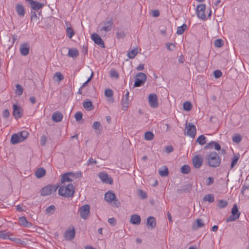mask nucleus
Listing matches in <instances>:
<instances>
[{
	"mask_svg": "<svg viewBox=\"0 0 249 249\" xmlns=\"http://www.w3.org/2000/svg\"><path fill=\"white\" fill-rule=\"evenodd\" d=\"M13 114L16 119L18 120L22 117L23 110L17 104H14L13 105Z\"/></svg>",
	"mask_w": 249,
	"mask_h": 249,
	"instance_id": "f8f14e48",
	"label": "nucleus"
},
{
	"mask_svg": "<svg viewBox=\"0 0 249 249\" xmlns=\"http://www.w3.org/2000/svg\"><path fill=\"white\" fill-rule=\"evenodd\" d=\"M55 210V207L54 205H50L46 209V213L47 214H52Z\"/></svg>",
	"mask_w": 249,
	"mask_h": 249,
	"instance_id": "37998d69",
	"label": "nucleus"
},
{
	"mask_svg": "<svg viewBox=\"0 0 249 249\" xmlns=\"http://www.w3.org/2000/svg\"><path fill=\"white\" fill-rule=\"evenodd\" d=\"M138 53V48H137L136 49L131 50V51H129L127 53V55L129 58L133 59L135 57V56L137 55Z\"/></svg>",
	"mask_w": 249,
	"mask_h": 249,
	"instance_id": "2f4dec72",
	"label": "nucleus"
},
{
	"mask_svg": "<svg viewBox=\"0 0 249 249\" xmlns=\"http://www.w3.org/2000/svg\"><path fill=\"white\" fill-rule=\"evenodd\" d=\"M113 91L111 89H107L105 91V95L107 97H111L113 96Z\"/></svg>",
	"mask_w": 249,
	"mask_h": 249,
	"instance_id": "bf43d9fd",
	"label": "nucleus"
},
{
	"mask_svg": "<svg viewBox=\"0 0 249 249\" xmlns=\"http://www.w3.org/2000/svg\"><path fill=\"white\" fill-rule=\"evenodd\" d=\"M80 215L82 218L87 219L90 213V206L88 204L82 206L79 209Z\"/></svg>",
	"mask_w": 249,
	"mask_h": 249,
	"instance_id": "0eeeda50",
	"label": "nucleus"
},
{
	"mask_svg": "<svg viewBox=\"0 0 249 249\" xmlns=\"http://www.w3.org/2000/svg\"><path fill=\"white\" fill-rule=\"evenodd\" d=\"M192 160L194 167L196 169H199L203 163V159L201 155H196L192 158Z\"/></svg>",
	"mask_w": 249,
	"mask_h": 249,
	"instance_id": "9d476101",
	"label": "nucleus"
},
{
	"mask_svg": "<svg viewBox=\"0 0 249 249\" xmlns=\"http://www.w3.org/2000/svg\"><path fill=\"white\" fill-rule=\"evenodd\" d=\"M8 239L17 243H20L21 241V240L19 238H16L15 236L11 232L9 233Z\"/></svg>",
	"mask_w": 249,
	"mask_h": 249,
	"instance_id": "c03bdc74",
	"label": "nucleus"
},
{
	"mask_svg": "<svg viewBox=\"0 0 249 249\" xmlns=\"http://www.w3.org/2000/svg\"><path fill=\"white\" fill-rule=\"evenodd\" d=\"M29 4L31 9L35 12H37L39 10L41 9L44 6L43 3L38 2L35 0L32 1Z\"/></svg>",
	"mask_w": 249,
	"mask_h": 249,
	"instance_id": "a211bd4d",
	"label": "nucleus"
},
{
	"mask_svg": "<svg viewBox=\"0 0 249 249\" xmlns=\"http://www.w3.org/2000/svg\"><path fill=\"white\" fill-rule=\"evenodd\" d=\"M30 48L27 43L22 44L20 48L21 54L23 56L27 55L29 53Z\"/></svg>",
	"mask_w": 249,
	"mask_h": 249,
	"instance_id": "6ab92c4d",
	"label": "nucleus"
},
{
	"mask_svg": "<svg viewBox=\"0 0 249 249\" xmlns=\"http://www.w3.org/2000/svg\"><path fill=\"white\" fill-rule=\"evenodd\" d=\"M105 200L108 203L113 202V206L119 207L120 206V203L116 198V195L111 191H108L105 194Z\"/></svg>",
	"mask_w": 249,
	"mask_h": 249,
	"instance_id": "7ed1b4c3",
	"label": "nucleus"
},
{
	"mask_svg": "<svg viewBox=\"0 0 249 249\" xmlns=\"http://www.w3.org/2000/svg\"><path fill=\"white\" fill-rule=\"evenodd\" d=\"M2 116L4 118H7L10 116V113L7 109L4 110L2 113Z\"/></svg>",
	"mask_w": 249,
	"mask_h": 249,
	"instance_id": "774afa93",
	"label": "nucleus"
},
{
	"mask_svg": "<svg viewBox=\"0 0 249 249\" xmlns=\"http://www.w3.org/2000/svg\"><path fill=\"white\" fill-rule=\"evenodd\" d=\"M74 193V187L71 184H69L66 186H60L58 190V194L65 197L73 196Z\"/></svg>",
	"mask_w": 249,
	"mask_h": 249,
	"instance_id": "f03ea898",
	"label": "nucleus"
},
{
	"mask_svg": "<svg viewBox=\"0 0 249 249\" xmlns=\"http://www.w3.org/2000/svg\"><path fill=\"white\" fill-rule=\"evenodd\" d=\"M228 204V202L226 200H219L217 203V206L220 209H223L225 208Z\"/></svg>",
	"mask_w": 249,
	"mask_h": 249,
	"instance_id": "58836bf2",
	"label": "nucleus"
},
{
	"mask_svg": "<svg viewBox=\"0 0 249 249\" xmlns=\"http://www.w3.org/2000/svg\"><path fill=\"white\" fill-rule=\"evenodd\" d=\"M183 107L184 110L189 111L191 110L192 108V105L191 102L186 101L183 103Z\"/></svg>",
	"mask_w": 249,
	"mask_h": 249,
	"instance_id": "4c0bfd02",
	"label": "nucleus"
},
{
	"mask_svg": "<svg viewBox=\"0 0 249 249\" xmlns=\"http://www.w3.org/2000/svg\"><path fill=\"white\" fill-rule=\"evenodd\" d=\"M135 79L134 87H139L144 84L146 80V76L144 73L139 72L136 75Z\"/></svg>",
	"mask_w": 249,
	"mask_h": 249,
	"instance_id": "423d86ee",
	"label": "nucleus"
},
{
	"mask_svg": "<svg viewBox=\"0 0 249 249\" xmlns=\"http://www.w3.org/2000/svg\"><path fill=\"white\" fill-rule=\"evenodd\" d=\"M231 215L229 216L226 221L227 222H231L237 219L240 215V212L239 211L237 206L236 204H234L231 211Z\"/></svg>",
	"mask_w": 249,
	"mask_h": 249,
	"instance_id": "39448f33",
	"label": "nucleus"
},
{
	"mask_svg": "<svg viewBox=\"0 0 249 249\" xmlns=\"http://www.w3.org/2000/svg\"><path fill=\"white\" fill-rule=\"evenodd\" d=\"M180 170L182 173L187 174L190 172V167L188 165H184L181 167Z\"/></svg>",
	"mask_w": 249,
	"mask_h": 249,
	"instance_id": "ea45409f",
	"label": "nucleus"
},
{
	"mask_svg": "<svg viewBox=\"0 0 249 249\" xmlns=\"http://www.w3.org/2000/svg\"><path fill=\"white\" fill-rule=\"evenodd\" d=\"M186 29L187 25L184 23L181 26L178 27L177 34L178 35H182Z\"/></svg>",
	"mask_w": 249,
	"mask_h": 249,
	"instance_id": "c9c22d12",
	"label": "nucleus"
},
{
	"mask_svg": "<svg viewBox=\"0 0 249 249\" xmlns=\"http://www.w3.org/2000/svg\"><path fill=\"white\" fill-rule=\"evenodd\" d=\"M146 225L148 228H150L151 229L155 228L156 226V221L154 217L149 216L147 219Z\"/></svg>",
	"mask_w": 249,
	"mask_h": 249,
	"instance_id": "412c9836",
	"label": "nucleus"
},
{
	"mask_svg": "<svg viewBox=\"0 0 249 249\" xmlns=\"http://www.w3.org/2000/svg\"><path fill=\"white\" fill-rule=\"evenodd\" d=\"M126 35L124 31L117 29L116 33V36L117 39L124 38Z\"/></svg>",
	"mask_w": 249,
	"mask_h": 249,
	"instance_id": "e433bc0d",
	"label": "nucleus"
},
{
	"mask_svg": "<svg viewBox=\"0 0 249 249\" xmlns=\"http://www.w3.org/2000/svg\"><path fill=\"white\" fill-rule=\"evenodd\" d=\"M63 118V114L59 111H56L52 114V118L54 122H60L62 121Z\"/></svg>",
	"mask_w": 249,
	"mask_h": 249,
	"instance_id": "aec40b11",
	"label": "nucleus"
},
{
	"mask_svg": "<svg viewBox=\"0 0 249 249\" xmlns=\"http://www.w3.org/2000/svg\"><path fill=\"white\" fill-rule=\"evenodd\" d=\"M74 117L77 121H79L82 119L83 114L81 112H77Z\"/></svg>",
	"mask_w": 249,
	"mask_h": 249,
	"instance_id": "e2e57ef3",
	"label": "nucleus"
},
{
	"mask_svg": "<svg viewBox=\"0 0 249 249\" xmlns=\"http://www.w3.org/2000/svg\"><path fill=\"white\" fill-rule=\"evenodd\" d=\"M130 223L134 225H139L141 223V217L138 214H133L131 216Z\"/></svg>",
	"mask_w": 249,
	"mask_h": 249,
	"instance_id": "bb28decb",
	"label": "nucleus"
},
{
	"mask_svg": "<svg viewBox=\"0 0 249 249\" xmlns=\"http://www.w3.org/2000/svg\"><path fill=\"white\" fill-rule=\"evenodd\" d=\"M154 138V134L152 132L147 131L145 133V139L147 141L152 140Z\"/></svg>",
	"mask_w": 249,
	"mask_h": 249,
	"instance_id": "09e8293b",
	"label": "nucleus"
},
{
	"mask_svg": "<svg viewBox=\"0 0 249 249\" xmlns=\"http://www.w3.org/2000/svg\"><path fill=\"white\" fill-rule=\"evenodd\" d=\"M10 232H7L6 231H0V238L2 239H8Z\"/></svg>",
	"mask_w": 249,
	"mask_h": 249,
	"instance_id": "a18cd8bd",
	"label": "nucleus"
},
{
	"mask_svg": "<svg viewBox=\"0 0 249 249\" xmlns=\"http://www.w3.org/2000/svg\"><path fill=\"white\" fill-rule=\"evenodd\" d=\"M113 21L112 18H111L108 21L105 22L103 26L100 28L101 32L104 31L106 33L110 31L113 27Z\"/></svg>",
	"mask_w": 249,
	"mask_h": 249,
	"instance_id": "ddd939ff",
	"label": "nucleus"
},
{
	"mask_svg": "<svg viewBox=\"0 0 249 249\" xmlns=\"http://www.w3.org/2000/svg\"><path fill=\"white\" fill-rule=\"evenodd\" d=\"M196 142L202 145L206 143V138L203 135H200L196 140Z\"/></svg>",
	"mask_w": 249,
	"mask_h": 249,
	"instance_id": "f704fd0d",
	"label": "nucleus"
},
{
	"mask_svg": "<svg viewBox=\"0 0 249 249\" xmlns=\"http://www.w3.org/2000/svg\"><path fill=\"white\" fill-rule=\"evenodd\" d=\"M206 160L209 166L212 167H217L221 163V159L219 155L215 151L211 152L207 155Z\"/></svg>",
	"mask_w": 249,
	"mask_h": 249,
	"instance_id": "f257e3e1",
	"label": "nucleus"
},
{
	"mask_svg": "<svg viewBox=\"0 0 249 249\" xmlns=\"http://www.w3.org/2000/svg\"><path fill=\"white\" fill-rule=\"evenodd\" d=\"M11 142L12 144H15L19 143L23 141L21 140V138L20 137L19 133L14 134L12 135L11 140Z\"/></svg>",
	"mask_w": 249,
	"mask_h": 249,
	"instance_id": "b1692460",
	"label": "nucleus"
},
{
	"mask_svg": "<svg viewBox=\"0 0 249 249\" xmlns=\"http://www.w3.org/2000/svg\"><path fill=\"white\" fill-rule=\"evenodd\" d=\"M213 145H214L215 150H220L221 152V154H224L225 153V151L224 149L221 150V146L219 143L214 142V143L213 144Z\"/></svg>",
	"mask_w": 249,
	"mask_h": 249,
	"instance_id": "4d7b16f0",
	"label": "nucleus"
},
{
	"mask_svg": "<svg viewBox=\"0 0 249 249\" xmlns=\"http://www.w3.org/2000/svg\"><path fill=\"white\" fill-rule=\"evenodd\" d=\"M129 94V92L128 90H126V93L122 99L121 104L124 110H126L128 107Z\"/></svg>",
	"mask_w": 249,
	"mask_h": 249,
	"instance_id": "f3484780",
	"label": "nucleus"
},
{
	"mask_svg": "<svg viewBox=\"0 0 249 249\" xmlns=\"http://www.w3.org/2000/svg\"><path fill=\"white\" fill-rule=\"evenodd\" d=\"M75 236V230L73 229L71 230H67L64 233V237L69 240L73 239Z\"/></svg>",
	"mask_w": 249,
	"mask_h": 249,
	"instance_id": "393cba45",
	"label": "nucleus"
},
{
	"mask_svg": "<svg viewBox=\"0 0 249 249\" xmlns=\"http://www.w3.org/2000/svg\"><path fill=\"white\" fill-rule=\"evenodd\" d=\"M168 173V169L166 166H162L159 170V174L162 177L167 176Z\"/></svg>",
	"mask_w": 249,
	"mask_h": 249,
	"instance_id": "473e14b6",
	"label": "nucleus"
},
{
	"mask_svg": "<svg viewBox=\"0 0 249 249\" xmlns=\"http://www.w3.org/2000/svg\"><path fill=\"white\" fill-rule=\"evenodd\" d=\"M138 195L140 198H141L142 199H145L146 197V193L145 192L143 191L142 189L138 190Z\"/></svg>",
	"mask_w": 249,
	"mask_h": 249,
	"instance_id": "6e6d98bb",
	"label": "nucleus"
},
{
	"mask_svg": "<svg viewBox=\"0 0 249 249\" xmlns=\"http://www.w3.org/2000/svg\"><path fill=\"white\" fill-rule=\"evenodd\" d=\"M19 225L24 227L30 228L32 226V224L29 222L25 216L19 217Z\"/></svg>",
	"mask_w": 249,
	"mask_h": 249,
	"instance_id": "5701e85b",
	"label": "nucleus"
},
{
	"mask_svg": "<svg viewBox=\"0 0 249 249\" xmlns=\"http://www.w3.org/2000/svg\"><path fill=\"white\" fill-rule=\"evenodd\" d=\"M214 143V142L212 141L208 143H207L204 147V149H211L213 148L214 146L213 144Z\"/></svg>",
	"mask_w": 249,
	"mask_h": 249,
	"instance_id": "69168bd1",
	"label": "nucleus"
},
{
	"mask_svg": "<svg viewBox=\"0 0 249 249\" xmlns=\"http://www.w3.org/2000/svg\"><path fill=\"white\" fill-rule=\"evenodd\" d=\"M222 72L221 71H220L219 70H215L213 71V75L215 78H220L222 76Z\"/></svg>",
	"mask_w": 249,
	"mask_h": 249,
	"instance_id": "680f3d73",
	"label": "nucleus"
},
{
	"mask_svg": "<svg viewBox=\"0 0 249 249\" xmlns=\"http://www.w3.org/2000/svg\"><path fill=\"white\" fill-rule=\"evenodd\" d=\"M53 78L55 80L60 81L64 79V76L60 72H57L54 73Z\"/></svg>",
	"mask_w": 249,
	"mask_h": 249,
	"instance_id": "a19ab883",
	"label": "nucleus"
},
{
	"mask_svg": "<svg viewBox=\"0 0 249 249\" xmlns=\"http://www.w3.org/2000/svg\"><path fill=\"white\" fill-rule=\"evenodd\" d=\"M93 129L95 130H98L99 131H101L102 130V127L100 122L96 121L94 122L92 125Z\"/></svg>",
	"mask_w": 249,
	"mask_h": 249,
	"instance_id": "79ce46f5",
	"label": "nucleus"
},
{
	"mask_svg": "<svg viewBox=\"0 0 249 249\" xmlns=\"http://www.w3.org/2000/svg\"><path fill=\"white\" fill-rule=\"evenodd\" d=\"M99 177L104 183L112 184L113 183V179L109 177L108 175L104 172H101L99 174Z\"/></svg>",
	"mask_w": 249,
	"mask_h": 249,
	"instance_id": "dca6fc26",
	"label": "nucleus"
},
{
	"mask_svg": "<svg viewBox=\"0 0 249 249\" xmlns=\"http://www.w3.org/2000/svg\"><path fill=\"white\" fill-rule=\"evenodd\" d=\"M16 10L19 17H23L24 16L25 11L24 6L22 4H17L16 5Z\"/></svg>",
	"mask_w": 249,
	"mask_h": 249,
	"instance_id": "4be33fe9",
	"label": "nucleus"
},
{
	"mask_svg": "<svg viewBox=\"0 0 249 249\" xmlns=\"http://www.w3.org/2000/svg\"><path fill=\"white\" fill-rule=\"evenodd\" d=\"M18 133L21 138V140L23 141L25 140L29 136V133L26 131H22Z\"/></svg>",
	"mask_w": 249,
	"mask_h": 249,
	"instance_id": "5fc2aeb1",
	"label": "nucleus"
},
{
	"mask_svg": "<svg viewBox=\"0 0 249 249\" xmlns=\"http://www.w3.org/2000/svg\"><path fill=\"white\" fill-rule=\"evenodd\" d=\"M58 185H49L43 188L41 190V195L42 196H46L51 195L52 193L55 192L57 188Z\"/></svg>",
	"mask_w": 249,
	"mask_h": 249,
	"instance_id": "20e7f679",
	"label": "nucleus"
},
{
	"mask_svg": "<svg viewBox=\"0 0 249 249\" xmlns=\"http://www.w3.org/2000/svg\"><path fill=\"white\" fill-rule=\"evenodd\" d=\"M83 106L84 108L87 111H90L94 108L92 102L89 100L84 101L83 103Z\"/></svg>",
	"mask_w": 249,
	"mask_h": 249,
	"instance_id": "a878e982",
	"label": "nucleus"
},
{
	"mask_svg": "<svg viewBox=\"0 0 249 249\" xmlns=\"http://www.w3.org/2000/svg\"><path fill=\"white\" fill-rule=\"evenodd\" d=\"M191 189V186L190 184H187L184 186H183L181 189H178L177 190V192L178 194H182V193H188L190 191Z\"/></svg>",
	"mask_w": 249,
	"mask_h": 249,
	"instance_id": "c756f323",
	"label": "nucleus"
},
{
	"mask_svg": "<svg viewBox=\"0 0 249 249\" xmlns=\"http://www.w3.org/2000/svg\"><path fill=\"white\" fill-rule=\"evenodd\" d=\"M196 224H194L192 226V229L194 230H197L198 228H202L204 226L202 219L198 218L196 220Z\"/></svg>",
	"mask_w": 249,
	"mask_h": 249,
	"instance_id": "cd10ccee",
	"label": "nucleus"
},
{
	"mask_svg": "<svg viewBox=\"0 0 249 249\" xmlns=\"http://www.w3.org/2000/svg\"><path fill=\"white\" fill-rule=\"evenodd\" d=\"M242 140V138L239 134H235L232 137V141L235 143H239Z\"/></svg>",
	"mask_w": 249,
	"mask_h": 249,
	"instance_id": "603ef678",
	"label": "nucleus"
},
{
	"mask_svg": "<svg viewBox=\"0 0 249 249\" xmlns=\"http://www.w3.org/2000/svg\"><path fill=\"white\" fill-rule=\"evenodd\" d=\"M46 171L42 168H39L35 172V175L37 178H41L45 176Z\"/></svg>",
	"mask_w": 249,
	"mask_h": 249,
	"instance_id": "7c9ffc66",
	"label": "nucleus"
},
{
	"mask_svg": "<svg viewBox=\"0 0 249 249\" xmlns=\"http://www.w3.org/2000/svg\"><path fill=\"white\" fill-rule=\"evenodd\" d=\"M214 182V179L212 177H209L206 180V184L208 186L212 185Z\"/></svg>",
	"mask_w": 249,
	"mask_h": 249,
	"instance_id": "338daca9",
	"label": "nucleus"
},
{
	"mask_svg": "<svg viewBox=\"0 0 249 249\" xmlns=\"http://www.w3.org/2000/svg\"><path fill=\"white\" fill-rule=\"evenodd\" d=\"M47 141V137L45 135L42 136L40 140V145L41 146H44L46 144Z\"/></svg>",
	"mask_w": 249,
	"mask_h": 249,
	"instance_id": "052dcab7",
	"label": "nucleus"
},
{
	"mask_svg": "<svg viewBox=\"0 0 249 249\" xmlns=\"http://www.w3.org/2000/svg\"><path fill=\"white\" fill-rule=\"evenodd\" d=\"M185 130L186 134L192 138H194L196 134V126L190 123L186 124Z\"/></svg>",
	"mask_w": 249,
	"mask_h": 249,
	"instance_id": "1a4fd4ad",
	"label": "nucleus"
},
{
	"mask_svg": "<svg viewBox=\"0 0 249 249\" xmlns=\"http://www.w3.org/2000/svg\"><path fill=\"white\" fill-rule=\"evenodd\" d=\"M17 88L16 93L18 95H21L23 94V89L21 85L19 84H17L16 86Z\"/></svg>",
	"mask_w": 249,
	"mask_h": 249,
	"instance_id": "de8ad7c7",
	"label": "nucleus"
},
{
	"mask_svg": "<svg viewBox=\"0 0 249 249\" xmlns=\"http://www.w3.org/2000/svg\"><path fill=\"white\" fill-rule=\"evenodd\" d=\"M148 101L150 106L152 108H156L158 107V101L157 95L155 93H151L148 96Z\"/></svg>",
	"mask_w": 249,
	"mask_h": 249,
	"instance_id": "9b49d317",
	"label": "nucleus"
},
{
	"mask_svg": "<svg viewBox=\"0 0 249 249\" xmlns=\"http://www.w3.org/2000/svg\"><path fill=\"white\" fill-rule=\"evenodd\" d=\"M66 32L67 36L70 38H72L74 34V32L71 27H68L66 29Z\"/></svg>",
	"mask_w": 249,
	"mask_h": 249,
	"instance_id": "49530a36",
	"label": "nucleus"
},
{
	"mask_svg": "<svg viewBox=\"0 0 249 249\" xmlns=\"http://www.w3.org/2000/svg\"><path fill=\"white\" fill-rule=\"evenodd\" d=\"M206 9V5L204 4H200L196 7V15L199 18L203 20L206 19V16L205 15V11Z\"/></svg>",
	"mask_w": 249,
	"mask_h": 249,
	"instance_id": "6e6552de",
	"label": "nucleus"
},
{
	"mask_svg": "<svg viewBox=\"0 0 249 249\" xmlns=\"http://www.w3.org/2000/svg\"><path fill=\"white\" fill-rule=\"evenodd\" d=\"M74 177V174L72 172L66 173L62 175L61 182L64 183L65 182H71Z\"/></svg>",
	"mask_w": 249,
	"mask_h": 249,
	"instance_id": "2eb2a0df",
	"label": "nucleus"
},
{
	"mask_svg": "<svg viewBox=\"0 0 249 249\" xmlns=\"http://www.w3.org/2000/svg\"><path fill=\"white\" fill-rule=\"evenodd\" d=\"M175 45L173 43H168L166 44V48L169 51H173L175 48Z\"/></svg>",
	"mask_w": 249,
	"mask_h": 249,
	"instance_id": "0e129e2a",
	"label": "nucleus"
},
{
	"mask_svg": "<svg viewBox=\"0 0 249 249\" xmlns=\"http://www.w3.org/2000/svg\"><path fill=\"white\" fill-rule=\"evenodd\" d=\"M203 200L205 201H208L210 203L214 202V197L213 195L210 194L206 195L203 198Z\"/></svg>",
	"mask_w": 249,
	"mask_h": 249,
	"instance_id": "72a5a7b5",
	"label": "nucleus"
},
{
	"mask_svg": "<svg viewBox=\"0 0 249 249\" xmlns=\"http://www.w3.org/2000/svg\"><path fill=\"white\" fill-rule=\"evenodd\" d=\"M239 159V157L238 156H234V157L232 159L231 163V168H233L236 165Z\"/></svg>",
	"mask_w": 249,
	"mask_h": 249,
	"instance_id": "3c124183",
	"label": "nucleus"
},
{
	"mask_svg": "<svg viewBox=\"0 0 249 249\" xmlns=\"http://www.w3.org/2000/svg\"><path fill=\"white\" fill-rule=\"evenodd\" d=\"M31 20L32 21H37L38 19V18L37 17L36 12L31 11Z\"/></svg>",
	"mask_w": 249,
	"mask_h": 249,
	"instance_id": "13d9d810",
	"label": "nucleus"
},
{
	"mask_svg": "<svg viewBox=\"0 0 249 249\" xmlns=\"http://www.w3.org/2000/svg\"><path fill=\"white\" fill-rule=\"evenodd\" d=\"M223 41L221 39H217L214 41V45L216 47H221L223 45Z\"/></svg>",
	"mask_w": 249,
	"mask_h": 249,
	"instance_id": "864d4df0",
	"label": "nucleus"
},
{
	"mask_svg": "<svg viewBox=\"0 0 249 249\" xmlns=\"http://www.w3.org/2000/svg\"><path fill=\"white\" fill-rule=\"evenodd\" d=\"M91 39L93 40L94 43L99 45L102 48H105V43L101 38V37L96 33H94L91 35Z\"/></svg>",
	"mask_w": 249,
	"mask_h": 249,
	"instance_id": "4468645a",
	"label": "nucleus"
},
{
	"mask_svg": "<svg viewBox=\"0 0 249 249\" xmlns=\"http://www.w3.org/2000/svg\"><path fill=\"white\" fill-rule=\"evenodd\" d=\"M110 76L112 78H118L119 77V73L115 69H111L109 71Z\"/></svg>",
	"mask_w": 249,
	"mask_h": 249,
	"instance_id": "8fccbe9b",
	"label": "nucleus"
},
{
	"mask_svg": "<svg viewBox=\"0 0 249 249\" xmlns=\"http://www.w3.org/2000/svg\"><path fill=\"white\" fill-rule=\"evenodd\" d=\"M79 55L78 51L75 48L70 49L69 50L68 55L69 57L76 58Z\"/></svg>",
	"mask_w": 249,
	"mask_h": 249,
	"instance_id": "c85d7f7f",
	"label": "nucleus"
}]
</instances>
